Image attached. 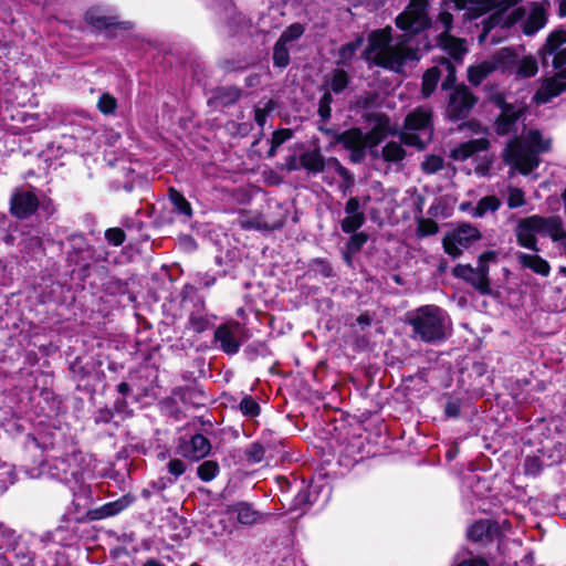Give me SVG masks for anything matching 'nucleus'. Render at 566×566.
I'll return each mask as SVG.
<instances>
[{"instance_id":"obj_2","label":"nucleus","mask_w":566,"mask_h":566,"mask_svg":"<svg viewBox=\"0 0 566 566\" xmlns=\"http://www.w3.org/2000/svg\"><path fill=\"white\" fill-rule=\"evenodd\" d=\"M427 0H410L407 8L396 18V25L405 33L396 34L391 27L375 29L368 33L364 51L368 64L384 70L402 73L422 56L418 34L430 27Z\"/></svg>"},{"instance_id":"obj_19","label":"nucleus","mask_w":566,"mask_h":566,"mask_svg":"<svg viewBox=\"0 0 566 566\" xmlns=\"http://www.w3.org/2000/svg\"><path fill=\"white\" fill-rule=\"evenodd\" d=\"M242 326L238 322L221 324L214 331V344L223 353L234 355L241 347Z\"/></svg>"},{"instance_id":"obj_44","label":"nucleus","mask_w":566,"mask_h":566,"mask_svg":"<svg viewBox=\"0 0 566 566\" xmlns=\"http://www.w3.org/2000/svg\"><path fill=\"white\" fill-rule=\"evenodd\" d=\"M308 269L310 272H313L315 276L321 275L324 279H329L334 275L333 268L326 259H312L308 263Z\"/></svg>"},{"instance_id":"obj_46","label":"nucleus","mask_w":566,"mask_h":566,"mask_svg":"<svg viewBox=\"0 0 566 566\" xmlns=\"http://www.w3.org/2000/svg\"><path fill=\"white\" fill-rule=\"evenodd\" d=\"M239 410L244 417L254 418L260 415L261 407L254 397L247 395L239 402Z\"/></svg>"},{"instance_id":"obj_1","label":"nucleus","mask_w":566,"mask_h":566,"mask_svg":"<svg viewBox=\"0 0 566 566\" xmlns=\"http://www.w3.org/2000/svg\"><path fill=\"white\" fill-rule=\"evenodd\" d=\"M21 469L31 479L49 478L70 488L73 504L88 500L84 483V457L74 438L61 427L44 424L24 437Z\"/></svg>"},{"instance_id":"obj_45","label":"nucleus","mask_w":566,"mask_h":566,"mask_svg":"<svg viewBox=\"0 0 566 566\" xmlns=\"http://www.w3.org/2000/svg\"><path fill=\"white\" fill-rule=\"evenodd\" d=\"M305 32V27L302 23L295 22L289 25L280 35L277 41L289 45L290 43L298 40Z\"/></svg>"},{"instance_id":"obj_4","label":"nucleus","mask_w":566,"mask_h":566,"mask_svg":"<svg viewBox=\"0 0 566 566\" xmlns=\"http://www.w3.org/2000/svg\"><path fill=\"white\" fill-rule=\"evenodd\" d=\"M551 140L544 139L541 132L531 129L525 135L510 139L503 153L504 161L521 175H528L538 167L539 154L548 151Z\"/></svg>"},{"instance_id":"obj_48","label":"nucleus","mask_w":566,"mask_h":566,"mask_svg":"<svg viewBox=\"0 0 566 566\" xmlns=\"http://www.w3.org/2000/svg\"><path fill=\"white\" fill-rule=\"evenodd\" d=\"M347 242L343 247L344 249L357 254L368 241V234L359 232L358 230L349 233Z\"/></svg>"},{"instance_id":"obj_23","label":"nucleus","mask_w":566,"mask_h":566,"mask_svg":"<svg viewBox=\"0 0 566 566\" xmlns=\"http://www.w3.org/2000/svg\"><path fill=\"white\" fill-rule=\"evenodd\" d=\"M226 512L231 517H235L237 522L244 526L256 524L268 517V514L255 510L252 503L245 501L229 504Z\"/></svg>"},{"instance_id":"obj_8","label":"nucleus","mask_w":566,"mask_h":566,"mask_svg":"<svg viewBox=\"0 0 566 566\" xmlns=\"http://www.w3.org/2000/svg\"><path fill=\"white\" fill-rule=\"evenodd\" d=\"M557 217L530 216L518 220L515 227V237L520 247L539 252L537 237L549 238L556 233Z\"/></svg>"},{"instance_id":"obj_11","label":"nucleus","mask_w":566,"mask_h":566,"mask_svg":"<svg viewBox=\"0 0 566 566\" xmlns=\"http://www.w3.org/2000/svg\"><path fill=\"white\" fill-rule=\"evenodd\" d=\"M10 210L12 214L20 219H25L33 213L49 218L53 214L54 207L50 199L40 202L36 195L31 190H18L11 198Z\"/></svg>"},{"instance_id":"obj_27","label":"nucleus","mask_w":566,"mask_h":566,"mask_svg":"<svg viewBox=\"0 0 566 566\" xmlns=\"http://www.w3.org/2000/svg\"><path fill=\"white\" fill-rule=\"evenodd\" d=\"M512 60L507 67H503V72L515 74L521 78H528L537 73V62L534 57L527 56L520 60L512 50Z\"/></svg>"},{"instance_id":"obj_56","label":"nucleus","mask_w":566,"mask_h":566,"mask_svg":"<svg viewBox=\"0 0 566 566\" xmlns=\"http://www.w3.org/2000/svg\"><path fill=\"white\" fill-rule=\"evenodd\" d=\"M112 409L120 420H125L133 415V410L128 407L127 398H116Z\"/></svg>"},{"instance_id":"obj_22","label":"nucleus","mask_w":566,"mask_h":566,"mask_svg":"<svg viewBox=\"0 0 566 566\" xmlns=\"http://www.w3.org/2000/svg\"><path fill=\"white\" fill-rule=\"evenodd\" d=\"M345 218L340 221V229L344 233H352L359 230L366 222L364 207L358 197H350L344 207Z\"/></svg>"},{"instance_id":"obj_5","label":"nucleus","mask_w":566,"mask_h":566,"mask_svg":"<svg viewBox=\"0 0 566 566\" xmlns=\"http://www.w3.org/2000/svg\"><path fill=\"white\" fill-rule=\"evenodd\" d=\"M448 322L447 312L437 305H423L407 314L411 337L427 344H438L447 338Z\"/></svg>"},{"instance_id":"obj_33","label":"nucleus","mask_w":566,"mask_h":566,"mask_svg":"<svg viewBox=\"0 0 566 566\" xmlns=\"http://www.w3.org/2000/svg\"><path fill=\"white\" fill-rule=\"evenodd\" d=\"M547 22L546 13L539 6L532 8L527 18L523 21V32L526 35H533L541 30Z\"/></svg>"},{"instance_id":"obj_55","label":"nucleus","mask_w":566,"mask_h":566,"mask_svg":"<svg viewBox=\"0 0 566 566\" xmlns=\"http://www.w3.org/2000/svg\"><path fill=\"white\" fill-rule=\"evenodd\" d=\"M126 234L122 228H109L105 231V240L113 247H119L125 242Z\"/></svg>"},{"instance_id":"obj_41","label":"nucleus","mask_w":566,"mask_h":566,"mask_svg":"<svg viewBox=\"0 0 566 566\" xmlns=\"http://www.w3.org/2000/svg\"><path fill=\"white\" fill-rule=\"evenodd\" d=\"M181 301L184 306H187L188 303L192 304L193 310H203L205 306V300L199 294L197 286H195L193 284L184 285L181 290Z\"/></svg>"},{"instance_id":"obj_15","label":"nucleus","mask_w":566,"mask_h":566,"mask_svg":"<svg viewBox=\"0 0 566 566\" xmlns=\"http://www.w3.org/2000/svg\"><path fill=\"white\" fill-rule=\"evenodd\" d=\"M542 63L548 66L551 63L554 70L566 66V30L558 29L549 34L546 43L541 50Z\"/></svg>"},{"instance_id":"obj_62","label":"nucleus","mask_w":566,"mask_h":566,"mask_svg":"<svg viewBox=\"0 0 566 566\" xmlns=\"http://www.w3.org/2000/svg\"><path fill=\"white\" fill-rule=\"evenodd\" d=\"M41 398H42L44 401H46V402H50V400H52V401H51V403H50L49 410H48V411H44V410H43L44 416L49 418V417H51L52 415H55V413L57 412L59 403H60V402H59V401H56V399L54 398L53 392H52V391H50V390H44V391H42V392H41Z\"/></svg>"},{"instance_id":"obj_18","label":"nucleus","mask_w":566,"mask_h":566,"mask_svg":"<svg viewBox=\"0 0 566 566\" xmlns=\"http://www.w3.org/2000/svg\"><path fill=\"white\" fill-rule=\"evenodd\" d=\"M81 539L78 532V521L76 520H62L60 525L53 531L45 533L41 537L44 547L49 544H55L60 547H70Z\"/></svg>"},{"instance_id":"obj_6","label":"nucleus","mask_w":566,"mask_h":566,"mask_svg":"<svg viewBox=\"0 0 566 566\" xmlns=\"http://www.w3.org/2000/svg\"><path fill=\"white\" fill-rule=\"evenodd\" d=\"M300 165L310 174H323V180L337 189L343 196L350 193L354 186V177L347 168L335 157L324 158L321 150L315 148L300 155Z\"/></svg>"},{"instance_id":"obj_39","label":"nucleus","mask_w":566,"mask_h":566,"mask_svg":"<svg viewBox=\"0 0 566 566\" xmlns=\"http://www.w3.org/2000/svg\"><path fill=\"white\" fill-rule=\"evenodd\" d=\"M102 272L104 274V277L101 287L106 294L117 295L126 292L127 284L124 281L113 275H109L104 268L102 269Z\"/></svg>"},{"instance_id":"obj_35","label":"nucleus","mask_w":566,"mask_h":566,"mask_svg":"<svg viewBox=\"0 0 566 566\" xmlns=\"http://www.w3.org/2000/svg\"><path fill=\"white\" fill-rule=\"evenodd\" d=\"M363 42V36H357L355 40L343 44L337 52V65H349L356 52L361 48Z\"/></svg>"},{"instance_id":"obj_20","label":"nucleus","mask_w":566,"mask_h":566,"mask_svg":"<svg viewBox=\"0 0 566 566\" xmlns=\"http://www.w3.org/2000/svg\"><path fill=\"white\" fill-rule=\"evenodd\" d=\"M304 484V482H302ZM297 492L293 499V509L302 510L303 506L312 505L316 503L321 495H323V502L329 499L331 488L326 484L321 483V479L312 481L308 485L297 486Z\"/></svg>"},{"instance_id":"obj_37","label":"nucleus","mask_w":566,"mask_h":566,"mask_svg":"<svg viewBox=\"0 0 566 566\" xmlns=\"http://www.w3.org/2000/svg\"><path fill=\"white\" fill-rule=\"evenodd\" d=\"M349 75L348 73L343 69H335L331 73V77L327 81L328 88L334 94H340L343 93L349 85Z\"/></svg>"},{"instance_id":"obj_34","label":"nucleus","mask_w":566,"mask_h":566,"mask_svg":"<svg viewBox=\"0 0 566 566\" xmlns=\"http://www.w3.org/2000/svg\"><path fill=\"white\" fill-rule=\"evenodd\" d=\"M502 205V201L496 196L482 197L471 210L473 218H483L488 213L496 212Z\"/></svg>"},{"instance_id":"obj_7","label":"nucleus","mask_w":566,"mask_h":566,"mask_svg":"<svg viewBox=\"0 0 566 566\" xmlns=\"http://www.w3.org/2000/svg\"><path fill=\"white\" fill-rule=\"evenodd\" d=\"M441 65L446 66L448 71V75L441 84L442 90L453 88L449 95L446 108L447 116L451 120L464 119L469 116L478 99L468 86L463 84L454 86L455 69L449 61L443 62Z\"/></svg>"},{"instance_id":"obj_38","label":"nucleus","mask_w":566,"mask_h":566,"mask_svg":"<svg viewBox=\"0 0 566 566\" xmlns=\"http://www.w3.org/2000/svg\"><path fill=\"white\" fill-rule=\"evenodd\" d=\"M169 200L174 207V211L180 216L186 218H191L192 208L190 202L185 198V196L178 190L170 188L169 189Z\"/></svg>"},{"instance_id":"obj_26","label":"nucleus","mask_w":566,"mask_h":566,"mask_svg":"<svg viewBox=\"0 0 566 566\" xmlns=\"http://www.w3.org/2000/svg\"><path fill=\"white\" fill-rule=\"evenodd\" d=\"M490 142L489 139L481 137L475 139H470L463 143H460L458 146L451 149V157L454 160H467L473 155L480 151H486L489 149Z\"/></svg>"},{"instance_id":"obj_59","label":"nucleus","mask_w":566,"mask_h":566,"mask_svg":"<svg viewBox=\"0 0 566 566\" xmlns=\"http://www.w3.org/2000/svg\"><path fill=\"white\" fill-rule=\"evenodd\" d=\"M167 470L171 476L170 479H175V483L177 482L178 478L186 472V464L180 459H170L167 463Z\"/></svg>"},{"instance_id":"obj_50","label":"nucleus","mask_w":566,"mask_h":566,"mask_svg":"<svg viewBox=\"0 0 566 566\" xmlns=\"http://www.w3.org/2000/svg\"><path fill=\"white\" fill-rule=\"evenodd\" d=\"M444 166V160L438 155H428L421 163V169L424 174L432 175L441 170Z\"/></svg>"},{"instance_id":"obj_49","label":"nucleus","mask_w":566,"mask_h":566,"mask_svg":"<svg viewBox=\"0 0 566 566\" xmlns=\"http://www.w3.org/2000/svg\"><path fill=\"white\" fill-rule=\"evenodd\" d=\"M506 203L510 209H517L526 205L525 192L517 187H509Z\"/></svg>"},{"instance_id":"obj_64","label":"nucleus","mask_w":566,"mask_h":566,"mask_svg":"<svg viewBox=\"0 0 566 566\" xmlns=\"http://www.w3.org/2000/svg\"><path fill=\"white\" fill-rule=\"evenodd\" d=\"M172 484H175V479H170L169 476H163L156 481H153L150 486L155 492H163Z\"/></svg>"},{"instance_id":"obj_17","label":"nucleus","mask_w":566,"mask_h":566,"mask_svg":"<svg viewBox=\"0 0 566 566\" xmlns=\"http://www.w3.org/2000/svg\"><path fill=\"white\" fill-rule=\"evenodd\" d=\"M496 105L501 113L495 120V132L499 135L516 134L525 115L523 107L506 103L502 97L496 98Z\"/></svg>"},{"instance_id":"obj_12","label":"nucleus","mask_w":566,"mask_h":566,"mask_svg":"<svg viewBox=\"0 0 566 566\" xmlns=\"http://www.w3.org/2000/svg\"><path fill=\"white\" fill-rule=\"evenodd\" d=\"M266 211L263 209L258 216L242 220V227L244 229L266 230L273 231L281 229L286 219V210L283 206L274 200L268 199L265 202Z\"/></svg>"},{"instance_id":"obj_25","label":"nucleus","mask_w":566,"mask_h":566,"mask_svg":"<svg viewBox=\"0 0 566 566\" xmlns=\"http://www.w3.org/2000/svg\"><path fill=\"white\" fill-rule=\"evenodd\" d=\"M500 534L499 522L492 520H480L473 523L468 530V537L476 543L491 541Z\"/></svg>"},{"instance_id":"obj_40","label":"nucleus","mask_w":566,"mask_h":566,"mask_svg":"<svg viewBox=\"0 0 566 566\" xmlns=\"http://www.w3.org/2000/svg\"><path fill=\"white\" fill-rule=\"evenodd\" d=\"M440 76H441V71H440L439 66H433L424 72V74L422 76V88H421V93L424 97L430 96L434 92V90L439 83Z\"/></svg>"},{"instance_id":"obj_57","label":"nucleus","mask_w":566,"mask_h":566,"mask_svg":"<svg viewBox=\"0 0 566 566\" xmlns=\"http://www.w3.org/2000/svg\"><path fill=\"white\" fill-rule=\"evenodd\" d=\"M543 471V461L538 457H526L524 472L526 475L536 476Z\"/></svg>"},{"instance_id":"obj_54","label":"nucleus","mask_w":566,"mask_h":566,"mask_svg":"<svg viewBox=\"0 0 566 566\" xmlns=\"http://www.w3.org/2000/svg\"><path fill=\"white\" fill-rule=\"evenodd\" d=\"M453 15L443 11L440 12L438 20L436 21V28L441 29V34L439 36H448L450 35V31L452 29Z\"/></svg>"},{"instance_id":"obj_36","label":"nucleus","mask_w":566,"mask_h":566,"mask_svg":"<svg viewBox=\"0 0 566 566\" xmlns=\"http://www.w3.org/2000/svg\"><path fill=\"white\" fill-rule=\"evenodd\" d=\"M19 566H35L34 553L30 549L29 545L22 539L12 542L11 547Z\"/></svg>"},{"instance_id":"obj_3","label":"nucleus","mask_w":566,"mask_h":566,"mask_svg":"<svg viewBox=\"0 0 566 566\" xmlns=\"http://www.w3.org/2000/svg\"><path fill=\"white\" fill-rule=\"evenodd\" d=\"M432 112L428 106H419L410 112L403 124L400 142H388L382 147V158L387 163L398 164L406 157L402 144L423 149L432 138Z\"/></svg>"},{"instance_id":"obj_9","label":"nucleus","mask_w":566,"mask_h":566,"mask_svg":"<svg viewBox=\"0 0 566 566\" xmlns=\"http://www.w3.org/2000/svg\"><path fill=\"white\" fill-rule=\"evenodd\" d=\"M491 492L490 481L474 469H468L461 476V495L472 511L485 512L486 499Z\"/></svg>"},{"instance_id":"obj_30","label":"nucleus","mask_w":566,"mask_h":566,"mask_svg":"<svg viewBox=\"0 0 566 566\" xmlns=\"http://www.w3.org/2000/svg\"><path fill=\"white\" fill-rule=\"evenodd\" d=\"M216 318V315L207 313L205 306L203 310H192L188 317L187 327L197 334H201L213 325Z\"/></svg>"},{"instance_id":"obj_24","label":"nucleus","mask_w":566,"mask_h":566,"mask_svg":"<svg viewBox=\"0 0 566 566\" xmlns=\"http://www.w3.org/2000/svg\"><path fill=\"white\" fill-rule=\"evenodd\" d=\"M135 500L136 497L130 493L124 494L115 501H111L96 509L88 510L87 516L91 521H99L115 516L133 505Z\"/></svg>"},{"instance_id":"obj_21","label":"nucleus","mask_w":566,"mask_h":566,"mask_svg":"<svg viewBox=\"0 0 566 566\" xmlns=\"http://www.w3.org/2000/svg\"><path fill=\"white\" fill-rule=\"evenodd\" d=\"M211 451V442L201 433H196L189 439H181L177 452L182 458L199 461L206 458Z\"/></svg>"},{"instance_id":"obj_61","label":"nucleus","mask_w":566,"mask_h":566,"mask_svg":"<svg viewBox=\"0 0 566 566\" xmlns=\"http://www.w3.org/2000/svg\"><path fill=\"white\" fill-rule=\"evenodd\" d=\"M293 136V132L290 128H282L273 132L271 142H273L274 147H280L285 142L291 139Z\"/></svg>"},{"instance_id":"obj_16","label":"nucleus","mask_w":566,"mask_h":566,"mask_svg":"<svg viewBox=\"0 0 566 566\" xmlns=\"http://www.w3.org/2000/svg\"><path fill=\"white\" fill-rule=\"evenodd\" d=\"M480 231L471 224H462L448 233L443 239V249L447 254L458 258L463 250L480 239Z\"/></svg>"},{"instance_id":"obj_10","label":"nucleus","mask_w":566,"mask_h":566,"mask_svg":"<svg viewBox=\"0 0 566 566\" xmlns=\"http://www.w3.org/2000/svg\"><path fill=\"white\" fill-rule=\"evenodd\" d=\"M496 259L495 251H485L479 256L475 268L470 264H459L453 270L454 275L471 284L481 294H490L489 263Z\"/></svg>"},{"instance_id":"obj_60","label":"nucleus","mask_w":566,"mask_h":566,"mask_svg":"<svg viewBox=\"0 0 566 566\" xmlns=\"http://www.w3.org/2000/svg\"><path fill=\"white\" fill-rule=\"evenodd\" d=\"M461 412V400L459 398H449L444 406L447 418H458Z\"/></svg>"},{"instance_id":"obj_31","label":"nucleus","mask_w":566,"mask_h":566,"mask_svg":"<svg viewBox=\"0 0 566 566\" xmlns=\"http://www.w3.org/2000/svg\"><path fill=\"white\" fill-rule=\"evenodd\" d=\"M516 259L522 268L530 269L542 276H547L549 274L551 266L548 262L538 254L520 252L516 255Z\"/></svg>"},{"instance_id":"obj_58","label":"nucleus","mask_w":566,"mask_h":566,"mask_svg":"<svg viewBox=\"0 0 566 566\" xmlns=\"http://www.w3.org/2000/svg\"><path fill=\"white\" fill-rule=\"evenodd\" d=\"M70 242L73 249V252L76 255L83 254L85 252H90V245L86 242V239L83 234H72L70 237Z\"/></svg>"},{"instance_id":"obj_13","label":"nucleus","mask_w":566,"mask_h":566,"mask_svg":"<svg viewBox=\"0 0 566 566\" xmlns=\"http://www.w3.org/2000/svg\"><path fill=\"white\" fill-rule=\"evenodd\" d=\"M85 21L96 32L104 33L108 38L118 35V31H125L133 28L128 21H118L115 15L106 14L102 8H91L85 13Z\"/></svg>"},{"instance_id":"obj_42","label":"nucleus","mask_w":566,"mask_h":566,"mask_svg":"<svg viewBox=\"0 0 566 566\" xmlns=\"http://www.w3.org/2000/svg\"><path fill=\"white\" fill-rule=\"evenodd\" d=\"M273 66L277 69H285L290 64V49L286 44L276 41L273 46Z\"/></svg>"},{"instance_id":"obj_63","label":"nucleus","mask_w":566,"mask_h":566,"mask_svg":"<svg viewBox=\"0 0 566 566\" xmlns=\"http://www.w3.org/2000/svg\"><path fill=\"white\" fill-rule=\"evenodd\" d=\"M549 238L552 239L553 242H556L558 247L564 250V253L566 255V232L563 230L562 220L559 217H557L556 233L552 234Z\"/></svg>"},{"instance_id":"obj_51","label":"nucleus","mask_w":566,"mask_h":566,"mask_svg":"<svg viewBox=\"0 0 566 566\" xmlns=\"http://www.w3.org/2000/svg\"><path fill=\"white\" fill-rule=\"evenodd\" d=\"M97 108L104 115H113L117 108V99L109 93H103L98 98Z\"/></svg>"},{"instance_id":"obj_47","label":"nucleus","mask_w":566,"mask_h":566,"mask_svg":"<svg viewBox=\"0 0 566 566\" xmlns=\"http://www.w3.org/2000/svg\"><path fill=\"white\" fill-rule=\"evenodd\" d=\"M274 108L275 104L272 99L265 101L262 106L256 105L254 107V120L261 129L265 126L268 117Z\"/></svg>"},{"instance_id":"obj_43","label":"nucleus","mask_w":566,"mask_h":566,"mask_svg":"<svg viewBox=\"0 0 566 566\" xmlns=\"http://www.w3.org/2000/svg\"><path fill=\"white\" fill-rule=\"evenodd\" d=\"M220 472L219 463L214 460H206L197 468V475L203 482H210Z\"/></svg>"},{"instance_id":"obj_32","label":"nucleus","mask_w":566,"mask_h":566,"mask_svg":"<svg viewBox=\"0 0 566 566\" xmlns=\"http://www.w3.org/2000/svg\"><path fill=\"white\" fill-rule=\"evenodd\" d=\"M438 42L455 62H461L464 54L468 52L465 40L448 35L439 36Z\"/></svg>"},{"instance_id":"obj_53","label":"nucleus","mask_w":566,"mask_h":566,"mask_svg":"<svg viewBox=\"0 0 566 566\" xmlns=\"http://www.w3.org/2000/svg\"><path fill=\"white\" fill-rule=\"evenodd\" d=\"M333 102V97L331 92H325L318 102V115L323 122H327L331 118L332 108L331 104Z\"/></svg>"},{"instance_id":"obj_29","label":"nucleus","mask_w":566,"mask_h":566,"mask_svg":"<svg viewBox=\"0 0 566 566\" xmlns=\"http://www.w3.org/2000/svg\"><path fill=\"white\" fill-rule=\"evenodd\" d=\"M273 432L266 430L262 432L261 439L249 444L244 451L248 462L259 463L264 459L265 450L272 447L271 437Z\"/></svg>"},{"instance_id":"obj_52","label":"nucleus","mask_w":566,"mask_h":566,"mask_svg":"<svg viewBox=\"0 0 566 566\" xmlns=\"http://www.w3.org/2000/svg\"><path fill=\"white\" fill-rule=\"evenodd\" d=\"M116 416L112 408L104 407L95 411L93 420L95 424H109L114 423L118 426V421L115 420Z\"/></svg>"},{"instance_id":"obj_28","label":"nucleus","mask_w":566,"mask_h":566,"mask_svg":"<svg viewBox=\"0 0 566 566\" xmlns=\"http://www.w3.org/2000/svg\"><path fill=\"white\" fill-rule=\"evenodd\" d=\"M241 97V90L235 86L218 87L208 99L209 106L222 108L234 104Z\"/></svg>"},{"instance_id":"obj_14","label":"nucleus","mask_w":566,"mask_h":566,"mask_svg":"<svg viewBox=\"0 0 566 566\" xmlns=\"http://www.w3.org/2000/svg\"><path fill=\"white\" fill-rule=\"evenodd\" d=\"M512 61V49L503 48L499 50L490 60L470 66L468 69V80L472 85L478 86L492 72L496 70H501L503 72V67H507Z\"/></svg>"}]
</instances>
